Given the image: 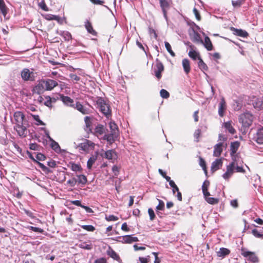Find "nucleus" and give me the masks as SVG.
Here are the masks:
<instances>
[{
    "label": "nucleus",
    "mask_w": 263,
    "mask_h": 263,
    "mask_svg": "<svg viewBox=\"0 0 263 263\" xmlns=\"http://www.w3.org/2000/svg\"><path fill=\"white\" fill-rule=\"evenodd\" d=\"M13 117L14 123L15 124L14 128L20 136H24L25 132L26 131V127L23 124L24 119V114L21 111H16L14 114Z\"/></svg>",
    "instance_id": "1"
},
{
    "label": "nucleus",
    "mask_w": 263,
    "mask_h": 263,
    "mask_svg": "<svg viewBox=\"0 0 263 263\" xmlns=\"http://www.w3.org/2000/svg\"><path fill=\"white\" fill-rule=\"evenodd\" d=\"M241 254L245 258L247 263H255L258 261V258L254 252L248 251L245 248H242Z\"/></svg>",
    "instance_id": "2"
},
{
    "label": "nucleus",
    "mask_w": 263,
    "mask_h": 263,
    "mask_svg": "<svg viewBox=\"0 0 263 263\" xmlns=\"http://www.w3.org/2000/svg\"><path fill=\"white\" fill-rule=\"evenodd\" d=\"M253 116L249 112L247 111L240 115L239 118V122H241L244 127H249L252 124Z\"/></svg>",
    "instance_id": "3"
},
{
    "label": "nucleus",
    "mask_w": 263,
    "mask_h": 263,
    "mask_svg": "<svg viewBox=\"0 0 263 263\" xmlns=\"http://www.w3.org/2000/svg\"><path fill=\"white\" fill-rule=\"evenodd\" d=\"M99 110L106 117L110 115L111 110L109 105L101 98L99 99L97 102Z\"/></svg>",
    "instance_id": "4"
},
{
    "label": "nucleus",
    "mask_w": 263,
    "mask_h": 263,
    "mask_svg": "<svg viewBox=\"0 0 263 263\" xmlns=\"http://www.w3.org/2000/svg\"><path fill=\"white\" fill-rule=\"evenodd\" d=\"M117 241L124 243H131L133 242L139 241L137 237L133 235H127L123 236H120L117 238Z\"/></svg>",
    "instance_id": "5"
},
{
    "label": "nucleus",
    "mask_w": 263,
    "mask_h": 263,
    "mask_svg": "<svg viewBox=\"0 0 263 263\" xmlns=\"http://www.w3.org/2000/svg\"><path fill=\"white\" fill-rule=\"evenodd\" d=\"M235 162H232L227 166V171L222 175L225 180H228L234 172Z\"/></svg>",
    "instance_id": "6"
},
{
    "label": "nucleus",
    "mask_w": 263,
    "mask_h": 263,
    "mask_svg": "<svg viewBox=\"0 0 263 263\" xmlns=\"http://www.w3.org/2000/svg\"><path fill=\"white\" fill-rule=\"evenodd\" d=\"M22 78L25 81L33 80V73L31 72L29 69L25 68L21 72Z\"/></svg>",
    "instance_id": "7"
},
{
    "label": "nucleus",
    "mask_w": 263,
    "mask_h": 263,
    "mask_svg": "<svg viewBox=\"0 0 263 263\" xmlns=\"http://www.w3.org/2000/svg\"><path fill=\"white\" fill-rule=\"evenodd\" d=\"M223 158H219L216 159L211 164V171L214 172L217 170L220 169L223 164Z\"/></svg>",
    "instance_id": "8"
},
{
    "label": "nucleus",
    "mask_w": 263,
    "mask_h": 263,
    "mask_svg": "<svg viewBox=\"0 0 263 263\" xmlns=\"http://www.w3.org/2000/svg\"><path fill=\"white\" fill-rule=\"evenodd\" d=\"M43 84L46 90H51L58 85L57 82L51 79L43 80Z\"/></svg>",
    "instance_id": "9"
},
{
    "label": "nucleus",
    "mask_w": 263,
    "mask_h": 263,
    "mask_svg": "<svg viewBox=\"0 0 263 263\" xmlns=\"http://www.w3.org/2000/svg\"><path fill=\"white\" fill-rule=\"evenodd\" d=\"M223 143L221 142L216 144L214 146L213 156L218 157L221 155L223 151Z\"/></svg>",
    "instance_id": "10"
},
{
    "label": "nucleus",
    "mask_w": 263,
    "mask_h": 263,
    "mask_svg": "<svg viewBox=\"0 0 263 263\" xmlns=\"http://www.w3.org/2000/svg\"><path fill=\"white\" fill-rule=\"evenodd\" d=\"M60 100L63 102V103L70 107H74V104L73 103V100L68 96H65L63 95H60Z\"/></svg>",
    "instance_id": "11"
},
{
    "label": "nucleus",
    "mask_w": 263,
    "mask_h": 263,
    "mask_svg": "<svg viewBox=\"0 0 263 263\" xmlns=\"http://www.w3.org/2000/svg\"><path fill=\"white\" fill-rule=\"evenodd\" d=\"M118 134L116 133H110L109 134H105L103 137V139L106 140L109 144L114 142L117 138Z\"/></svg>",
    "instance_id": "12"
},
{
    "label": "nucleus",
    "mask_w": 263,
    "mask_h": 263,
    "mask_svg": "<svg viewBox=\"0 0 263 263\" xmlns=\"http://www.w3.org/2000/svg\"><path fill=\"white\" fill-rule=\"evenodd\" d=\"M191 40L196 44H203V41L202 40L200 35L197 32L194 31L191 36Z\"/></svg>",
    "instance_id": "13"
},
{
    "label": "nucleus",
    "mask_w": 263,
    "mask_h": 263,
    "mask_svg": "<svg viewBox=\"0 0 263 263\" xmlns=\"http://www.w3.org/2000/svg\"><path fill=\"white\" fill-rule=\"evenodd\" d=\"M73 107L77 109L84 115L88 114L89 112V109L84 107L79 102H77L76 104L74 105V107Z\"/></svg>",
    "instance_id": "14"
},
{
    "label": "nucleus",
    "mask_w": 263,
    "mask_h": 263,
    "mask_svg": "<svg viewBox=\"0 0 263 263\" xmlns=\"http://www.w3.org/2000/svg\"><path fill=\"white\" fill-rule=\"evenodd\" d=\"M231 30L233 31L235 35H237L238 36H240L243 37H247L249 35V34L247 31L242 29L231 27Z\"/></svg>",
    "instance_id": "15"
},
{
    "label": "nucleus",
    "mask_w": 263,
    "mask_h": 263,
    "mask_svg": "<svg viewBox=\"0 0 263 263\" xmlns=\"http://www.w3.org/2000/svg\"><path fill=\"white\" fill-rule=\"evenodd\" d=\"M231 251L229 249L226 248H220L216 252L217 256L221 258H224L226 256L230 253Z\"/></svg>",
    "instance_id": "16"
},
{
    "label": "nucleus",
    "mask_w": 263,
    "mask_h": 263,
    "mask_svg": "<svg viewBox=\"0 0 263 263\" xmlns=\"http://www.w3.org/2000/svg\"><path fill=\"white\" fill-rule=\"evenodd\" d=\"M105 132V128L102 125L99 124L95 128L93 132V134L97 136H100L102 135Z\"/></svg>",
    "instance_id": "17"
},
{
    "label": "nucleus",
    "mask_w": 263,
    "mask_h": 263,
    "mask_svg": "<svg viewBox=\"0 0 263 263\" xmlns=\"http://www.w3.org/2000/svg\"><path fill=\"white\" fill-rule=\"evenodd\" d=\"M159 2L161 8L162 10L163 15L164 17L166 19V9L168 8L169 4L166 0H159Z\"/></svg>",
    "instance_id": "18"
},
{
    "label": "nucleus",
    "mask_w": 263,
    "mask_h": 263,
    "mask_svg": "<svg viewBox=\"0 0 263 263\" xmlns=\"http://www.w3.org/2000/svg\"><path fill=\"white\" fill-rule=\"evenodd\" d=\"M226 109V103L223 98H222L221 101L219 103L218 108V114L220 117H223L224 112Z\"/></svg>",
    "instance_id": "19"
},
{
    "label": "nucleus",
    "mask_w": 263,
    "mask_h": 263,
    "mask_svg": "<svg viewBox=\"0 0 263 263\" xmlns=\"http://www.w3.org/2000/svg\"><path fill=\"white\" fill-rule=\"evenodd\" d=\"M93 143L89 140H86L83 143H81L79 147L81 149L84 151H87L89 149V147L91 146H93Z\"/></svg>",
    "instance_id": "20"
},
{
    "label": "nucleus",
    "mask_w": 263,
    "mask_h": 263,
    "mask_svg": "<svg viewBox=\"0 0 263 263\" xmlns=\"http://www.w3.org/2000/svg\"><path fill=\"white\" fill-rule=\"evenodd\" d=\"M253 106L255 108L258 110L263 109V98L256 99L253 103Z\"/></svg>",
    "instance_id": "21"
},
{
    "label": "nucleus",
    "mask_w": 263,
    "mask_h": 263,
    "mask_svg": "<svg viewBox=\"0 0 263 263\" xmlns=\"http://www.w3.org/2000/svg\"><path fill=\"white\" fill-rule=\"evenodd\" d=\"M255 138L258 143L263 144V127L258 130Z\"/></svg>",
    "instance_id": "22"
},
{
    "label": "nucleus",
    "mask_w": 263,
    "mask_h": 263,
    "mask_svg": "<svg viewBox=\"0 0 263 263\" xmlns=\"http://www.w3.org/2000/svg\"><path fill=\"white\" fill-rule=\"evenodd\" d=\"M164 70V66L162 63H158L157 64V69L155 70V75L158 78L160 79L161 77V72Z\"/></svg>",
    "instance_id": "23"
},
{
    "label": "nucleus",
    "mask_w": 263,
    "mask_h": 263,
    "mask_svg": "<svg viewBox=\"0 0 263 263\" xmlns=\"http://www.w3.org/2000/svg\"><path fill=\"white\" fill-rule=\"evenodd\" d=\"M104 157L108 160H112L116 159L117 155L114 150L110 149L107 151L105 153Z\"/></svg>",
    "instance_id": "24"
},
{
    "label": "nucleus",
    "mask_w": 263,
    "mask_h": 263,
    "mask_svg": "<svg viewBox=\"0 0 263 263\" xmlns=\"http://www.w3.org/2000/svg\"><path fill=\"white\" fill-rule=\"evenodd\" d=\"M190 47L191 48V50H190L189 52V56L193 59L194 60H196L197 59H199V58H200L199 56V53L193 50L194 46L192 45H190Z\"/></svg>",
    "instance_id": "25"
},
{
    "label": "nucleus",
    "mask_w": 263,
    "mask_h": 263,
    "mask_svg": "<svg viewBox=\"0 0 263 263\" xmlns=\"http://www.w3.org/2000/svg\"><path fill=\"white\" fill-rule=\"evenodd\" d=\"M107 254L115 260L117 261H119L120 260L119 256L110 248H109L108 250L107 251Z\"/></svg>",
    "instance_id": "26"
},
{
    "label": "nucleus",
    "mask_w": 263,
    "mask_h": 263,
    "mask_svg": "<svg viewBox=\"0 0 263 263\" xmlns=\"http://www.w3.org/2000/svg\"><path fill=\"white\" fill-rule=\"evenodd\" d=\"M45 90H46L45 89L44 84H43V81L40 82L34 88V91L39 94L43 92Z\"/></svg>",
    "instance_id": "27"
},
{
    "label": "nucleus",
    "mask_w": 263,
    "mask_h": 263,
    "mask_svg": "<svg viewBox=\"0 0 263 263\" xmlns=\"http://www.w3.org/2000/svg\"><path fill=\"white\" fill-rule=\"evenodd\" d=\"M0 12L2 13L5 18L8 12V9L4 0H0Z\"/></svg>",
    "instance_id": "28"
},
{
    "label": "nucleus",
    "mask_w": 263,
    "mask_h": 263,
    "mask_svg": "<svg viewBox=\"0 0 263 263\" xmlns=\"http://www.w3.org/2000/svg\"><path fill=\"white\" fill-rule=\"evenodd\" d=\"M157 200L159 202V204L156 206V213L158 215L160 216V214H161L160 211H163L164 210L165 205L164 202L162 200L159 199H158Z\"/></svg>",
    "instance_id": "29"
},
{
    "label": "nucleus",
    "mask_w": 263,
    "mask_h": 263,
    "mask_svg": "<svg viewBox=\"0 0 263 263\" xmlns=\"http://www.w3.org/2000/svg\"><path fill=\"white\" fill-rule=\"evenodd\" d=\"M208 51H211L213 49V45L212 42L208 36H205L204 41L202 44Z\"/></svg>",
    "instance_id": "30"
},
{
    "label": "nucleus",
    "mask_w": 263,
    "mask_h": 263,
    "mask_svg": "<svg viewBox=\"0 0 263 263\" xmlns=\"http://www.w3.org/2000/svg\"><path fill=\"white\" fill-rule=\"evenodd\" d=\"M182 66L183 67V69L184 72L187 74L190 71L191 67H190V63L189 60L186 59H184L182 60Z\"/></svg>",
    "instance_id": "31"
},
{
    "label": "nucleus",
    "mask_w": 263,
    "mask_h": 263,
    "mask_svg": "<svg viewBox=\"0 0 263 263\" xmlns=\"http://www.w3.org/2000/svg\"><path fill=\"white\" fill-rule=\"evenodd\" d=\"M85 27L86 29H87V31L89 33H90V34H92L93 35H96L97 32L93 29L92 25H91V23L90 22H89L88 21H87L85 22Z\"/></svg>",
    "instance_id": "32"
},
{
    "label": "nucleus",
    "mask_w": 263,
    "mask_h": 263,
    "mask_svg": "<svg viewBox=\"0 0 263 263\" xmlns=\"http://www.w3.org/2000/svg\"><path fill=\"white\" fill-rule=\"evenodd\" d=\"M223 127L231 134H234L236 133L235 129L230 122H225L223 124Z\"/></svg>",
    "instance_id": "33"
},
{
    "label": "nucleus",
    "mask_w": 263,
    "mask_h": 263,
    "mask_svg": "<svg viewBox=\"0 0 263 263\" xmlns=\"http://www.w3.org/2000/svg\"><path fill=\"white\" fill-rule=\"evenodd\" d=\"M240 146V143L238 141H235L234 142L231 143V154L232 155H233L236 153L239 147Z\"/></svg>",
    "instance_id": "34"
},
{
    "label": "nucleus",
    "mask_w": 263,
    "mask_h": 263,
    "mask_svg": "<svg viewBox=\"0 0 263 263\" xmlns=\"http://www.w3.org/2000/svg\"><path fill=\"white\" fill-rule=\"evenodd\" d=\"M51 147L55 152L57 153H59L61 151L59 144L53 140L51 141Z\"/></svg>",
    "instance_id": "35"
},
{
    "label": "nucleus",
    "mask_w": 263,
    "mask_h": 263,
    "mask_svg": "<svg viewBox=\"0 0 263 263\" xmlns=\"http://www.w3.org/2000/svg\"><path fill=\"white\" fill-rule=\"evenodd\" d=\"M78 179L77 180L80 184H85L87 182L86 177L84 175H77Z\"/></svg>",
    "instance_id": "36"
},
{
    "label": "nucleus",
    "mask_w": 263,
    "mask_h": 263,
    "mask_svg": "<svg viewBox=\"0 0 263 263\" xmlns=\"http://www.w3.org/2000/svg\"><path fill=\"white\" fill-rule=\"evenodd\" d=\"M109 128L111 130L110 133H114V132H115V133H116V134H118V126L115 123L110 122L109 123Z\"/></svg>",
    "instance_id": "37"
},
{
    "label": "nucleus",
    "mask_w": 263,
    "mask_h": 263,
    "mask_svg": "<svg viewBox=\"0 0 263 263\" xmlns=\"http://www.w3.org/2000/svg\"><path fill=\"white\" fill-rule=\"evenodd\" d=\"M198 66L199 68L202 71L207 70L208 69V66L204 63L201 58H199Z\"/></svg>",
    "instance_id": "38"
},
{
    "label": "nucleus",
    "mask_w": 263,
    "mask_h": 263,
    "mask_svg": "<svg viewBox=\"0 0 263 263\" xmlns=\"http://www.w3.org/2000/svg\"><path fill=\"white\" fill-rule=\"evenodd\" d=\"M71 169L74 171V172H81L82 171V168L80 164H76V163H72L71 164Z\"/></svg>",
    "instance_id": "39"
},
{
    "label": "nucleus",
    "mask_w": 263,
    "mask_h": 263,
    "mask_svg": "<svg viewBox=\"0 0 263 263\" xmlns=\"http://www.w3.org/2000/svg\"><path fill=\"white\" fill-rule=\"evenodd\" d=\"M61 35L64 38L66 41H69L71 39V35L70 33L67 31H63Z\"/></svg>",
    "instance_id": "40"
},
{
    "label": "nucleus",
    "mask_w": 263,
    "mask_h": 263,
    "mask_svg": "<svg viewBox=\"0 0 263 263\" xmlns=\"http://www.w3.org/2000/svg\"><path fill=\"white\" fill-rule=\"evenodd\" d=\"M165 48L167 50V51L170 53V54L172 56V57H175V53L173 52V51L172 50V47H171V45L169 44L168 42H165Z\"/></svg>",
    "instance_id": "41"
},
{
    "label": "nucleus",
    "mask_w": 263,
    "mask_h": 263,
    "mask_svg": "<svg viewBox=\"0 0 263 263\" xmlns=\"http://www.w3.org/2000/svg\"><path fill=\"white\" fill-rule=\"evenodd\" d=\"M85 123L87 130H91L90 126L91 125V119L89 117L86 116L84 118Z\"/></svg>",
    "instance_id": "42"
},
{
    "label": "nucleus",
    "mask_w": 263,
    "mask_h": 263,
    "mask_svg": "<svg viewBox=\"0 0 263 263\" xmlns=\"http://www.w3.org/2000/svg\"><path fill=\"white\" fill-rule=\"evenodd\" d=\"M45 18L47 20H57L58 21L59 19V16L57 15H54L50 14H47L45 15L44 16Z\"/></svg>",
    "instance_id": "43"
},
{
    "label": "nucleus",
    "mask_w": 263,
    "mask_h": 263,
    "mask_svg": "<svg viewBox=\"0 0 263 263\" xmlns=\"http://www.w3.org/2000/svg\"><path fill=\"white\" fill-rule=\"evenodd\" d=\"M96 160V158L95 157H91L88 160L87 163V166L88 169H91L92 165L94 164Z\"/></svg>",
    "instance_id": "44"
},
{
    "label": "nucleus",
    "mask_w": 263,
    "mask_h": 263,
    "mask_svg": "<svg viewBox=\"0 0 263 263\" xmlns=\"http://www.w3.org/2000/svg\"><path fill=\"white\" fill-rule=\"evenodd\" d=\"M205 200L210 204H215L218 202V199L213 197H206Z\"/></svg>",
    "instance_id": "45"
},
{
    "label": "nucleus",
    "mask_w": 263,
    "mask_h": 263,
    "mask_svg": "<svg viewBox=\"0 0 263 263\" xmlns=\"http://www.w3.org/2000/svg\"><path fill=\"white\" fill-rule=\"evenodd\" d=\"M38 6L43 10L46 11H48V8L47 7V6L44 2V0H41V2H39V3H38Z\"/></svg>",
    "instance_id": "46"
},
{
    "label": "nucleus",
    "mask_w": 263,
    "mask_h": 263,
    "mask_svg": "<svg viewBox=\"0 0 263 263\" xmlns=\"http://www.w3.org/2000/svg\"><path fill=\"white\" fill-rule=\"evenodd\" d=\"M33 119L36 121V124L37 125H44V123L41 121L40 119V117L38 115H32Z\"/></svg>",
    "instance_id": "47"
},
{
    "label": "nucleus",
    "mask_w": 263,
    "mask_h": 263,
    "mask_svg": "<svg viewBox=\"0 0 263 263\" xmlns=\"http://www.w3.org/2000/svg\"><path fill=\"white\" fill-rule=\"evenodd\" d=\"M160 93L161 97L163 98L167 99L170 96L169 92L164 89H161Z\"/></svg>",
    "instance_id": "48"
},
{
    "label": "nucleus",
    "mask_w": 263,
    "mask_h": 263,
    "mask_svg": "<svg viewBox=\"0 0 263 263\" xmlns=\"http://www.w3.org/2000/svg\"><path fill=\"white\" fill-rule=\"evenodd\" d=\"M81 228L89 232H93L95 230V227L91 225H83Z\"/></svg>",
    "instance_id": "49"
},
{
    "label": "nucleus",
    "mask_w": 263,
    "mask_h": 263,
    "mask_svg": "<svg viewBox=\"0 0 263 263\" xmlns=\"http://www.w3.org/2000/svg\"><path fill=\"white\" fill-rule=\"evenodd\" d=\"M252 233L255 237L263 238V234H261L257 229H253Z\"/></svg>",
    "instance_id": "50"
},
{
    "label": "nucleus",
    "mask_w": 263,
    "mask_h": 263,
    "mask_svg": "<svg viewBox=\"0 0 263 263\" xmlns=\"http://www.w3.org/2000/svg\"><path fill=\"white\" fill-rule=\"evenodd\" d=\"M28 229L32 230L35 232L42 233L44 232L43 229L40 228L34 227H32V226H29L28 227Z\"/></svg>",
    "instance_id": "51"
},
{
    "label": "nucleus",
    "mask_w": 263,
    "mask_h": 263,
    "mask_svg": "<svg viewBox=\"0 0 263 263\" xmlns=\"http://www.w3.org/2000/svg\"><path fill=\"white\" fill-rule=\"evenodd\" d=\"M105 219L108 221H117L119 219V218L117 216L113 215H110L108 216H106Z\"/></svg>",
    "instance_id": "52"
},
{
    "label": "nucleus",
    "mask_w": 263,
    "mask_h": 263,
    "mask_svg": "<svg viewBox=\"0 0 263 263\" xmlns=\"http://www.w3.org/2000/svg\"><path fill=\"white\" fill-rule=\"evenodd\" d=\"M80 246L81 248L86 250H91L92 248L91 244H88L86 243H82L80 245Z\"/></svg>",
    "instance_id": "53"
},
{
    "label": "nucleus",
    "mask_w": 263,
    "mask_h": 263,
    "mask_svg": "<svg viewBox=\"0 0 263 263\" xmlns=\"http://www.w3.org/2000/svg\"><path fill=\"white\" fill-rule=\"evenodd\" d=\"M148 213L149 216L150 220H153L155 217V214L154 210L151 208L148 209Z\"/></svg>",
    "instance_id": "54"
},
{
    "label": "nucleus",
    "mask_w": 263,
    "mask_h": 263,
    "mask_svg": "<svg viewBox=\"0 0 263 263\" xmlns=\"http://www.w3.org/2000/svg\"><path fill=\"white\" fill-rule=\"evenodd\" d=\"M199 165L202 167L204 172H206V164L205 161L202 158H200L199 159Z\"/></svg>",
    "instance_id": "55"
},
{
    "label": "nucleus",
    "mask_w": 263,
    "mask_h": 263,
    "mask_svg": "<svg viewBox=\"0 0 263 263\" xmlns=\"http://www.w3.org/2000/svg\"><path fill=\"white\" fill-rule=\"evenodd\" d=\"M46 158V157L41 153H37L36 154V160L37 161H44Z\"/></svg>",
    "instance_id": "56"
},
{
    "label": "nucleus",
    "mask_w": 263,
    "mask_h": 263,
    "mask_svg": "<svg viewBox=\"0 0 263 263\" xmlns=\"http://www.w3.org/2000/svg\"><path fill=\"white\" fill-rule=\"evenodd\" d=\"M232 3L234 7H240L242 4V0L232 1Z\"/></svg>",
    "instance_id": "57"
},
{
    "label": "nucleus",
    "mask_w": 263,
    "mask_h": 263,
    "mask_svg": "<svg viewBox=\"0 0 263 263\" xmlns=\"http://www.w3.org/2000/svg\"><path fill=\"white\" fill-rule=\"evenodd\" d=\"M112 171L115 175V176H118L119 173V168L116 166L114 165L112 167Z\"/></svg>",
    "instance_id": "58"
},
{
    "label": "nucleus",
    "mask_w": 263,
    "mask_h": 263,
    "mask_svg": "<svg viewBox=\"0 0 263 263\" xmlns=\"http://www.w3.org/2000/svg\"><path fill=\"white\" fill-rule=\"evenodd\" d=\"M39 145L36 143H31L29 145V148L32 150H37L39 149Z\"/></svg>",
    "instance_id": "59"
},
{
    "label": "nucleus",
    "mask_w": 263,
    "mask_h": 263,
    "mask_svg": "<svg viewBox=\"0 0 263 263\" xmlns=\"http://www.w3.org/2000/svg\"><path fill=\"white\" fill-rule=\"evenodd\" d=\"M77 182V180L74 178H73L72 179L68 180L67 183V184H70L71 186H74L76 185Z\"/></svg>",
    "instance_id": "60"
},
{
    "label": "nucleus",
    "mask_w": 263,
    "mask_h": 263,
    "mask_svg": "<svg viewBox=\"0 0 263 263\" xmlns=\"http://www.w3.org/2000/svg\"><path fill=\"white\" fill-rule=\"evenodd\" d=\"M70 78L73 81H79L80 79V77H79L76 74L71 73L70 74Z\"/></svg>",
    "instance_id": "61"
},
{
    "label": "nucleus",
    "mask_w": 263,
    "mask_h": 263,
    "mask_svg": "<svg viewBox=\"0 0 263 263\" xmlns=\"http://www.w3.org/2000/svg\"><path fill=\"white\" fill-rule=\"evenodd\" d=\"M210 182L209 181H205L202 185V190L203 191L204 189L208 190V186H209Z\"/></svg>",
    "instance_id": "62"
},
{
    "label": "nucleus",
    "mask_w": 263,
    "mask_h": 263,
    "mask_svg": "<svg viewBox=\"0 0 263 263\" xmlns=\"http://www.w3.org/2000/svg\"><path fill=\"white\" fill-rule=\"evenodd\" d=\"M95 263H107V261L105 258L102 257L96 259Z\"/></svg>",
    "instance_id": "63"
},
{
    "label": "nucleus",
    "mask_w": 263,
    "mask_h": 263,
    "mask_svg": "<svg viewBox=\"0 0 263 263\" xmlns=\"http://www.w3.org/2000/svg\"><path fill=\"white\" fill-rule=\"evenodd\" d=\"M48 165L53 168L56 166L57 163L55 161L52 160L48 162Z\"/></svg>",
    "instance_id": "64"
}]
</instances>
